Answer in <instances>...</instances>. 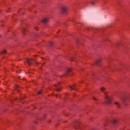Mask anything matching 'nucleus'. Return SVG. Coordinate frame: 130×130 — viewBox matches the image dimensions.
Segmentation results:
<instances>
[{
	"instance_id": "obj_1",
	"label": "nucleus",
	"mask_w": 130,
	"mask_h": 130,
	"mask_svg": "<svg viewBox=\"0 0 130 130\" xmlns=\"http://www.w3.org/2000/svg\"><path fill=\"white\" fill-rule=\"evenodd\" d=\"M111 100H112V98L108 95L105 96V103H106V104H110V103H111Z\"/></svg>"
},
{
	"instance_id": "obj_2",
	"label": "nucleus",
	"mask_w": 130,
	"mask_h": 130,
	"mask_svg": "<svg viewBox=\"0 0 130 130\" xmlns=\"http://www.w3.org/2000/svg\"><path fill=\"white\" fill-rule=\"evenodd\" d=\"M68 11V8L66 7H63L61 9V14H64Z\"/></svg>"
},
{
	"instance_id": "obj_3",
	"label": "nucleus",
	"mask_w": 130,
	"mask_h": 130,
	"mask_svg": "<svg viewBox=\"0 0 130 130\" xmlns=\"http://www.w3.org/2000/svg\"><path fill=\"white\" fill-rule=\"evenodd\" d=\"M48 21H49V19H48V18H44L42 20L43 23H47Z\"/></svg>"
},
{
	"instance_id": "obj_4",
	"label": "nucleus",
	"mask_w": 130,
	"mask_h": 130,
	"mask_svg": "<svg viewBox=\"0 0 130 130\" xmlns=\"http://www.w3.org/2000/svg\"><path fill=\"white\" fill-rule=\"evenodd\" d=\"M26 63H27L29 66H30V64H31V60L26 59Z\"/></svg>"
},
{
	"instance_id": "obj_5",
	"label": "nucleus",
	"mask_w": 130,
	"mask_h": 130,
	"mask_svg": "<svg viewBox=\"0 0 130 130\" xmlns=\"http://www.w3.org/2000/svg\"><path fill=\"white\" fill-rule=\"evenodd\" d=\"M102 61V59H99L96 61V64H98L99 63H100Z\"/></svg>"
},
{
	"instance_id": "obj_6",
	"label": "nucleus",
	"mask_w": 130,
	"mask_h": 130,
	"mask_svg": "<svg viewBox=\"0 0 130 130\" xmlns=\"http://www.w3.org/2000/svg\"><path fill=\"white\" fill-rule=\"evenodd\" d=\"M75 85H73L72 86H70V88L71 89V90H76V87H75Z\"/></svg>"
},
{
	"instance_id": "obj_7",
	"label": "nucleus",
	"mask_w": 130,
	"mask_h": 130,
	"mask_svg": "<svg viewBox=\"0 0 130 130\" xmlns=\"http://www.w3.org/2000/svg\"><path fill=\"white\" fill-rule=\"evenodd\" d=\"M117 121H118V120L117 119H114L112 120V122H113L114 124L116 123V122H117Z\"/></svg>"
},
{
	"instance_id": "obj_8",
	"label": "nucleus",
	"mask_w": 130,
	"mask_h": 130,
	"mask_svg": "<svg viewBox=\"0 0 130 130\" xmlns=\"http://www.w3.org/2000/svg\"><path fill=\"white\" fill-rule=\"evenodd\" d=\"M115 104H116V105H117L118 107H119V103L118 102H115Z\"/></svg>"
},
{
	"instance_id": "obj_9",
	"label": "nucleus",
	"mask_w": 130,
	"mask_h": 130,
	"mask_svg": "<svg viewBox=\"0 0 130 130\" xmlns=\"http://www.w3.org/2000/svg\"><path fill=\"white\" fill-rule=\"evenodd\" d=\"M101 90H102V91H105V88H104V87H101Z\"/></svg>"
},
{
	"instance_id": "obj_10",
	"label": "nucleus",
	"mask_w": 130,
	"mask_h": 130,
	"mask_svg": "<svg viewBox=\"0 0 130 130\" xmlns=\"http://www.w3.org/2000/svg\"><path fill=\"white\" fill-rule=\"evenodd\" d=\"M6 52H7V51L4 50L1 52V54H4L6 53Z\"/></svg>"
},
{
	"instance_id": "obj_11",
	"label": "nucleus",
	"mask_w": 130,
	"mask_h": 130,
	"mask_svg": "<svg viewBox=\"0 0 130 130\" xmlns=\"http://www.w3.org/2000/svg\"><path fill=\"white\" fill-rule=\"evenodd\" d=\"M41 93H42V91H41H41H39V92H38V95H40V94H41Z\"/></svg>"
},
{
	"instance_id": "obj_12",
	"label": "nucleus",
	"mask_w": 130,
	"mask_h": 130,
	"mask_svg": "<svg viewBox=\"0 0 130 130\" xmlns=\"http://www.w3.org/2000/svg\"><path fill=\"white\" fill-rule=\"evenodd\" d=\"M26 32V29H24L22 30V33H25Z\"/></svg>"
},
{
	"instance_id": "obj_13",
	"label": "nucleus",
	"mask_w": 130,
	"mask_h": 130,
	"mask_svg": "<svg viewBox=\"0 0 130 130\" xmlns=\"http://www.w3.org/2000/svg\"><path fill=\"white\" fill-rule=\"evenodd\" d=\"M57 91H61V88H58V89H57Z\"/></svg>"
},
{
	"instance_id": "obj_14",
	"label": "nucleus",
	"mask_w": 130,
	"mask_h": 130,
	"mask_svg": "<svg viewBox=\"0 0 130 130\" xmlns=\"http://www.w3.org/2000/svg\"><path fill=\"white\" fill-rule=\"evenodd\" d=\"M71 72V70H67V72Z\"/></svg>"
},
{
	"instance_id": "obj_15",
	"label": "nucleus",
	"mask_w": 130,
	"mask_h": 130,
	"mask_svg": "<svg viewBox=\"0 0 130 130\" xmlns=\"http://www.w3.org/2000/svg\"><path fill=\"white\" fill-rule=\"evenodd\" d=\"M94 99H95V100H97V99L95 98H93Z\"/></svg>"
},
{
	"instance_id": "obj_16",
	"label": "nucleus",
	"mask_w": 130,
	"mask_h": 130,
	"mask_svg": "<svg viewBox=\"0 0 130 130\" xmlns=\"http://www.w3.org/2000/svg\"><path fill=\"white\" fill-rule=\"evenodd\" d=\"M16 88H19V86H16Z\"/></svg>"
},
{
	"instance_id": "obj_17",
	"label": "nucleus",
	"mask_w": 130,
	"mask_h": 130,
	"mask_svg": "<svg viewBox=\"0 0 130 130\" xmlns=\"http://www.w3.org/2000/svg\"><path fill=\"white\" fill-rule=\"evenodd\" d=\"M58 96V95H56V96L57 97Z\"/></svg>"
},
{
	"instance_id": "obj_18",
	"label": "nucleus",
	"mask_w": 130,
	"mask_h": 130,
	"mask_svg": "<svg viewBox=\"0 0 130 130\" xmlns=\"http://www.w3.org/2000/svg\"><path fill=\"white\" fill-rule=\"evenodd\" d=\"M58 85H60V83H59V84Z\"/></svg>"
}]
</instances>
